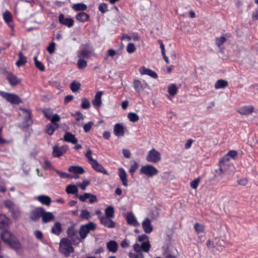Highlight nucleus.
Listing matches in <instances>:
<instances>
[{
	"label": "nucleus",
	"mask_w": 258,
	"mask_h": 258,
	"mask_svg": "<svg viewBox=\"0 0 258 258\" xmlns=\"http://www.w3.org/2000/svg\"><path fill=\"white\" fill-rule=\"evenodd\" d=\"M2 239L6 243L8 244L12 248L16 250H19L21 245L16 236L11 234L9 231L5 230L1 234Z\"/></svg>",
	"instance_id": "f257e3e1"
},
{
	"label": "nucleus",
	"mask_w": 258,
	"mask_h": 258,
	"mask_svg": "<svg viewBox=\"0 0 258 258\" xmlns=\"http://www.w3.org/2000/svg\"><path fill=\"white\" fill-rule=\"evenodd\" d=\"M92 152L90 149H88L85 154V157L87 158L92 167L97 172L102 173L105 175H108V171L105 169L102 165L99 164L96 160L92 158Z\"/></svg>",
	"instance_id": "f03ea898"
},
{
	"label": "nucleus",
	"mask_w": 258,
	"mask_h": 258,
	"mask_svg": "<svg viewBox=\"0 0 258 258\" xmlns=\"http://www.w3.org/2000/svg\"><path fill=\"white\" fill-rule=\"evenodd\" d=\"M96 227V224L93 222H90L86 224L82 225L79 231L81 241L86 238L90 232L94 231Z\"/></svg>",
	"instance_id": "7ed1b4c3"
},
{
	"label": "nucleus",
	"mask_w": 258,
	"mask_h": 258,
	"mask_svg": "<svg viewBox=\"0 0 258 258\" xmlns=\"http://www.w3.org/2000/svg\"><path fill=\"white\" fill-rule=\"evenodd\" d=\"M59 252L66 257H69L71 253L74 252V248L70 241L62 239L59 244Z\"/></svg>",
	"instance_id": "20e7f679"
},
{
	"label": "nucleus",
	"mask_w": 258,
	"mask_h": 258,
	"mask_svg": "<svg viewBox=\"0 0 258 258\" xmlns=\"http://www.w3.org/2000/svg\"><path fill=\"white\" fill-rule=\"evenodd\" d=\"M0 96L12 104L18 105L22 102L19 96L14 93L0 91Z\"/></svg>",
	"instance_id": "39448f33"
},
{
	"label": "nucleus",
	"mask_w": 258,
	"mask_h": 258,
	"mask_svg": "<svg viewBox=\"0 0 258 258\" xmlns=\"http://www.w3.org/2000/svg\"><path fill=\"white\" fill-rule=\"evenodd\" d=\"M140 171V174L146 175L148 177H152L158 173V169L150 164L142 166Z\"/></svg>",
	"instance_id": "423d86ee"
},
{
	"label": "nucleus",
	"mask_w": 258,
	"mask_h": 258,
	"mask_svg": "<svg viewBox=\"0 0 258 258\" xmlns=\"http://www.w3.org/2000/svg\"><path fill=\"white\" fill-rule=\"evenodd\" d=\"M133 87L136 92L140 94L142 91L149 88V85L144 80L135 79L133 82Z\"/></svg>",
	"instance_id": "0eeeda50"
},
{
	"label": "nucleus",
	"mask_w": 258,
	"mask_h": 258,
	"mask_svg": "<svg viewBox=\"0 0 258 258\" xmlns=\"http://www.w3.org/2000/svg\"><path fill=\"white\" fill-rule=\"evenodd\" d=\"M146 160L149 162L157 163L161 160V154L159 152L153 148L149 152Z\"/></svg>",
	"instance_id": "6e6552de"
},
{
	"label": "nucleus",
	"mask_w": 258,
	"mask_h": 258,
	"mask_svg": "<svg viewBox=\"0 0 258 258\" xmlns=\"http://www.w3.org/2000/svg\"><path fill=\"white\" fill-rule=\"evenodd\" d=\"M6 78L12 87L17 86L20 84L22 81L21 78H18L16 75L11 72L7 74Z\"/></svg>",
	"instance_id": "1a4fd4ad"
},
{
	"label": "nucleus",
	"mask_w": 258,
	"mask_h": 258,
	"mask_svg": "<svg viewBox=\"0 0 258 258\" xmlns=\"http://www.w3.org/2000/svg\"><path fill=\"white\" fill-rule=\"evenodd\" d=\"M21 110L26 114L23 122L24 126L28 127L31 125L33 123V120L31 110L28 109H21Z\"/></svg>",
	"instance_id": "9d476101"
},
{
	"label": "nucleus",
	"mask_w": 258,
	"mask_h": 258,
	"mask_svg": "<svg viewBox=\"0 0 258 258\" xmlns=\"http://www.w3.org/2000/svg\"><path fill=\"white\" fill-rule=\"evenodd\" d=\"M43 212V208L37 207L34 209L30 213V218L34 222H36L42 217Z\"/></svg>",
	"instance_id": "9b49d317"
},
{
	"label": "nucleus",
	"mask_w": 258,
	"mask_h": 258,
	"mask_svg": "<svg viewBox=\"0 0 258 258\" xmlns=\"http://www.w3.org/2000/svg\"><path fill=\"white\" fill-rule=\"evenodd\" d=\"M68 149L67 145H63L61 147L54 146L52 151V155L54 157H59L64 154Z\"/></svg>",
	"instance_id": "f8f14e48"
},
{
	"label": "nucleus",
	"mask_w": 258,
	"mask_h": 258,
	"mask_svg": "<svg viewBox=\"0 0 258 258\" xmlns=\"http://www.w3.org/2000/svg\"><path fill=\"white\" fill-rule=\"evenodd\" d=\"M58 21L59 23L65 25L69 28H71L73 26L74 24V20L73 18H65L64 15L62 14H60L58 17Z\"/></svg>",
	"instance_id": "ddd939ff"
},
{
	"label": "nucleus",
	"mask_w": 258,
	"mask_h": 258,
	"mask_svg": "<svg viewBox=\"0 0 258 258\" xmlns=\"http://www.w3.org/2000/svg\"><path fill=\"white\" fill-rule=\"evenodd\" d=\"M111 218L101 216L99 217L100 223L108 228H113L115 226V223L112 220Z\"/></svg>",
	"instance_id": "4468645a"
},
{
	"label": "nucleus",
	"mask_w": 258,
	"mask_h": 258,
	"mask_svg": "<svg viewBox=\"0 0 258 258\" xmlns=\"http://www.w3.org/2000/svg\"><path fill=\"white\" fill-rule=\"evenodd\" d=\"M238 155L237 152L235 150L229 151L223 158L219 161L220 163H224L225 162L229 161L230 159H234Z\"/></svg>",
	"instance_id": "2eb2a0df"
},
{
	"label": "nucleus",
	"mask_w": 258,
	"mask_h": 258,
	"mask_svg": "<svg viewBox=\"0 0 258 258\" xmlns=\"http://www.w3.org/2000/svg\"><path fill=\"white\" fill-rule=\"evenodd\" d=\"M139 72L141 75H146L154 79L158 78V75L155 71L145 67L140 68Z\"/></svg>",
	"instance_id": "dca6fc26"
},
{
	"label": "nucleus",
	"mask_w": 258,
	"mask_h": 258,
	"mask_svg": "<svg viewBox=\"0 0 258 258\" xmlns=\"http://www.w3.org/2000/svg\"><path fill=\"white\" fill-rule=\"evenodd\" d=\"M253 109L252 105H245L239 107L237 111L241 115H248L252 113Z\"/></svg>",
	"instance_id": "f3484780"
},
{
	"label": "nucleus",
	"mask_w": 258,
	"mask_h": 258,
	"mask_svg": "<svg viewBox=\"0 0 258 258\" xmlns=\"http://www.w3.org/2000/svg\"><path fill=\"white\" fill-rule=\"evenodd\" d=\"M118 175L122 181V185L125 187L127 186V174L123 168L120 167L118 168Z\"/></svg>",
	"instance_id": "a211bd4d"
},
{
	"label": "nucleus",
	"mask_w": 258,
	"mask_h": 258,
	"mask_svg": "<svg viewBox=\"0 0 258 258\" xmlns=\"http://www.w3.org/2000/svg\"><path fill=\"white\" fill-rule=\"evenodd\" d=\"M54 216L51 212H46L43 209V212L42 214V221L44 223H46L53 221L54 219Z\"/></svg>",
	"instance_id": "6ab92c4d"
},
{
	"label": "nucleus",
	"mask_w": 258,
	"mask_h": 258,
	"mask_svg": "<svg viewBox=\"0 0 258 258\" xmlns=\"http://www.w3.org/2000/svg\"><path fill=\"white\" fill-rule=\"evenodd\" d=\"M142 227L146 233H150L153 231V227L151 225V220L147 218L142 222Z\"/></svg>",
	"instance_id": "aec40b11"
},
{
	"label": "nucleus",
	"mask_w": 258,
	"mask_h": 258,
	"mask_svg": "<svg viewBox=\"0 0 258 258\" xmlns=\"http://www.w3.org/2000/svg\"><path fill=\"white\" fill-rule=\"evenodd\" d=\"M63 139L64 141L73 144H76L78 142V140L75 137V135L70 132H66L64 134Z\"/></svg>",
	"instance_id": "412c9836"
},
{
	"label": "nucleus",
	"mask_w": 258,
	"mask_h": 258,
	"mask_svg": "<svg viewBox=\"0 0 258 258\" xmlns=\"http://www.w3.org/2000/svg\"><path fill=\"white\" fill-rule=\"evenodd\" d=\"M126 220L129 225L134 226H138L139 225L136 217L132 212L128 213L126 214Z\"/></svg>",
	"instance_id": "4be33fe9"
},
{
	"label": "nucleus",
	"mask_w": 258,
	"mask_h": 258,
	"mask_svg": "<svg viewBox=\"0 0 258 258\" xmlns=\"http://www.w3.org/2000/svg\"><path fill=\"white\" fill-rule=\"evenodd\" d=\"M103 94L102 91H98L96 93L94 99L92 100L93 105L97 108L101 106L102 104L101 97Z\"/></svg>",
	"instance_id": "5701e85b"
},
{
	"label": "nucleus",
	"mask_w": 258,
	"mask_h": 258,
	"mask_svg": "<svg viewBox=\"0 0 258 258\" xmlns=\"http://www.w3.org/2000/svg\"><path fill=\"white\" fill-rule=\"evenodd\" d=\"M36 199L42 204L46 206H50L51 203V198L44 195H41L37 196Z\"/></svg>",
	"instance_id": "b1692460"
},
{
	"label": "nucleus",
	"mask_w": 258,
	"mask_h": 258,
	"mask_svg": "<svg viewBox=\"0 0 258 258\" xmlns=\"http://www.w3.org/2000/svg\"><path fill=\"white\" fill-rule=\"evenodd\" d=\"M113 133L117 137L123 136L124 135V127L120 123H116L114 126Z\"/></svg>",
	"instance_id": "393cba45"
},
{
	"label": "nucleus",
	"mask_w": 258,
	"mask_h": 258,
	"mask_svg": "<svg viewBox=\"0 0 258 258\" xmlns=\"http://www.w3.org/2000/svg\"><path fill=\"white\" fill-rule=\"evenodd\" d=\"M89 18V15L84 12H80L76 16L77 20L82 23H84L88 21Z\"/></svg>",
	"instance_id": "a878e982"
},
{
	"label": "nucleus",
	"mask_w": 258,
	"mask_h": 258,
	"mask_svg": "<svg viewBox=\"0 0 258 258\" xmlns=\"http://www.w3.org/2000/svg\"><path fill=\"white\" fill-rule=\"evenodd\" d=\"M107 248L109 251L116 252L118 248V244L115 241L110 240L106 244Z\"/></svg>",
	"instance_id": "bb28decb"
},
{
	"label": "nucleus",
	"mask_w": 258,
	"mask_h": 258,
	"mask_svg": "<svg viewBox=\"0 0 258 258\" xmlns=\"http://www.w3.org/2000/svg\"><path fill=\"white\" fill-rule=\"evenodd\" d=\"M10 224V219L5 215L0 214V228H5Z\"/></svg>",
	"instance_id": "cd10ccee"
},
{
	"label": "nucleus",
	"mask_w": 258,
	"mask_h": 258,
	"mask_svg": "<svg viewBox=\"0 0 258 258\" xmlns=\"http://www.w3.org/2000/svg\"><path fill=\"white\" fill-rule=\"evenodd\" d=\"M69 171L75 174H83L85 172L84 168L79 166H71L69 168Z\"/></svg>",
	"instance_id": "c85d7f7f"
},
{
	"label": "nucleus",
	"mask_w": 258,
	"mask_h": 258,
	"mask_svg": "<svg viewBox=\"0 0 258 258\" xmlns=\"http://www.w3.org/2000/svg\"><path fill=\"white\" fill-rule=\"evenodd\" d=\"M228 82L226 80L220 79L217 80L215 84V88L216 89H223L227 87Z\"/></svg>",
	"instance_id": "c756f323"
},
{
	"label": "nucleus",
	"mask_w": 258,
	"mask_h": 258,
	"mask_svg": "<svg viewBox=\"0 0 258 258\" xmlns=\"http://www.w3.org/2000/svg\"><path fill=\"white\" fill-rule=\"evenodd\" d=\"M59 127V124L49 123L46 126V133L49 136L52 135L54 132Z\"/></svg>",
	"instance_id": "7c9ffc66"
},
{
	"label": "nucleus",
	"mask_w": 258,
	"mask_h": 258,
	"mask_svg": "<svg viewBox=\"0 0 258 258\" xmlns=\"http://www.w3.org/2000/svg\"><path fill=\"white\" fill-rule=\"evenodd\" d=\"M26 57L23 55L22 52H20L18 54V59L16 63V66L19 67L21 66L24 65L26 63Z\"/></svg>",
	"instance_id": "2f4dec72"
},
{
	"label": "nucleus",
	"mask_w": 258,
	"mask_h": 258,
	"mask_svg": "<svg viewBox=\"0 0 258 258\" xmlns=\"http://www.w3.org/2000/svg\"><path fill=\"white\" fill-rule=\"evenodd\" d=\"M3 18L10 27H13V24H12V17L9 11H6L3 14Z\"/></svg>",
	"instance_id": "473e14b6"
},
{
	"label": "nucleus",
	"mask_w": 258,
	"mask_h": 258,
	"mask_svg": "<svg viewBox=\"0 0 258 258\" xmlns=\"http://www.w3.org/2000/svg\"><path fill=\"white\" fill-rule=\"evenodd\" d=\"M61 232V225L60 222L55 223L51 228V232L55 235H58Z\"/></svg>",
	"instance_id": "72a5a7b5"
},
{
	"label": "nucleus",
	"mask_w": 258,
	"mask_h": 258,
	"mask_svg": "<svg viewBox=\"0 0 258 258\" xmlns=\"http://www.w3.org/2000/svg\"><path fill=\"white\" fill-rule=\"evenodd\" d=\"M92 51L84 48L78 52V57L79 58H89Z\"/></svg>",
	"instance_id": "f704fd0d"
},
{
	"label": "nucleus",
	"mask_w": 258,
	"mask_h": 258,
	"mask_svg": "<svg viewBox=\"0 0 258 258\" xmlns=\"http://www.w3.org/2000/svg\"><path fill=\"white\" fill-rule=\"evenodd\" d=\"M72 9L76 11H84L87 10V6L83 3H77L73 5Z\"/></svg>",
	"instance_id": "c9c22d12"
},
{
	"label": "nucleus",
	"mask_w": 258,
	"mask_h": 258,
	"mask_svg": "<svg viewBox=\"0 0 258 258\" xmlns=\"http://www.w3.org/2000/svg\"><path fill=\"white\" fill-rule=\"evenodd\" d=\"M105 214L104 217L113 218L114 217V208L111 206H108L105 210Z\"/></svg>",
	"instance_id": "e433bc0d"
},
{
	"label": "nucleus",
	"mask_w": 258,
	"mask_h": 258,
	"mask_svg": "<svg viewBox=\"0 0 258 258\" xmlns=\"http://www.w3.org/2000/svg\"><path fill=\"white\" fill-rule=\"evenodd\" d=\"M78 189L74 184H69L66 187V192L68 194H75L78 192Z\"/></svg>",
	"instance_id": "4c0bfd02"
},
{
	"label": "nucleus",
	"mask_w": 258,
	"mask_h": 258,
	"mask_svg": "<svg viewBox=\"0 0 258 258\" xmlns=\"http://www.w3.org/2000/svg\"><path fill=\"white\" fill-rule=\"evenodd\" d=\"M80 217L84 220H89L91 218V215L88 210H82L81 211Z\"/></svg>",
	"instance_id": "58836bf2"
},
{
	"label": "nucleus",
	"mask_w": 258,
	"mask_h": 258,
	"mask_svg": "<svg viewBox=\"0 0 258 258\" xmlns=\"http://www.w3.org/2000/svg\"><path fill=\"white\" fill-rule=\"evenodd\" d=\"M142 250L145 252H148L151 248V244L149 240L143 242L141 244Z\"/></svg>",
	"instance_id": "ea45409f"
},
{
	"label": "nucleus",
	"mask_w": 258,
	"mask_h": 258,
	"mask_svg": "<svg viewBox=\"0 0 258 258\" xmlns=\"http://www.w3.org/2000/svg\"><path fill=\"white\" fill-rule=\"evenodd\" d=\"M168 92L170 96H174L177 92V89L175 84H171L168 87Z\"/></svg>",
	"instance_id": "a19ab883"
},
{
	"label": "nucleus",
	"mask_w": 258,
	"mask_h": 258,
	"mask_svg": "<svg viewBox=\"0 0 258 258\" xmlns=\"http://www.w3.org/2000/svg\"><path fill=\"white\" fill-rule=\"evenodd\" d=\"M77 66L80 70L84 69L87 66V61L82 58H79L77 61Z\"/></svg>",
	"instance_id": "79ce46f5"
},
{
	"label": "nucleus",
	"mask_w": 258,
	"mask_h": 258,
	"mask_svg": "<svg viewBox=\"0 0 258 258\" xmlns=\"http://www.w3.org/2000/svg\"><path fill=\"white\" fill-rule=\"evenodd\" d=\"M67 232L68 236L71 238H73L77 233V231L74 226H70L68 227Z\"/></svg>",
	"instance_id": "37998d69"
},
{
	"label": "nucleus",
	"mask_w": 258,
	"mask_h": 258,
	"mask_svg": "<svg viewBox=\"0 0 258 258\" xmlns=\"http://www.w3.org/2000/svg\"><path fill=\"white\" fill-rule=\"evenodd\" d=\"M81 87V84L76 81L73 82L70 85V88L73 92H77L79 90Z\"/></svg>",
	"instance_id": "c03bdc74"
},
{
	"label": "nucleus",
	"mask_w": 258,
	"mask_h": 258,
	"mask_svg": "<svg viewBox=\"0 0 258 258\" xmlns=\"http://www.w3.org/2000/svg\"><path fill=\"white\" fill-rule=\"evenodd\" d=\"M34 61L35 67L39 69L40 71H44L45 70V67L43 64L37 60L36 56L34 57Z\"/></svg>",
	"instance_id": "a18cd8bd"
},
{
	"label": "nucleus",
	"mask_w": 258,
	"mask_h": 258,
	"mask_svg": "<svg viewBox=\"0 0 258 258\" xmlns=\"http://www.w3.org/2000/svg\"><path fill=\"white\" fill-rule=\"evenodd\" d=\"M127 117L131 121L134 122L137 121L139 119V116L135 112H130L127 114Z\"/></svg>",
	"instance_id": "49530a36"
},
{
	"label": "nucleus",
	"mask_w": 258,
	"mask_h": 258,
	"mask_svg": "<svg viewBox=\"0 0 258 258\" xmlns=\"http://www.w3.org/2000/svg\"><path fill=\"white\" fill-rule=\"evenodd\" d=\"M133 164H131L130 168L129 169V172L133 175L139 167V164L135 161L132 162Z\"/></svg>",
	"instance_id": "de8ad7c7"
},
{
	"label": "nucleus",
	"mask_w": 258,
	"mask_h": 258,
	"mask_svg": "<svg viewBox=\"0 0 258 258\" xmlns=\"http://www.w3.org/2000/svg\"><path fill=\"white\" fill-rule=\"evenodd\" d=\"M194 228L198 234L203 232L205 230L204 226L198 223L195 224Z\"/></svg>",
	"instance_id": "09e8293b"
},
{
	"label": "nucleus",
	"mask_w": 258,
	"mask_h": 258,
	"mask_svg": "<svg viewBox=\"0 0 258 258\" xmlns=\"http://www.w3.org/2000/svg\"><path fill=\"white\" fill-rule=\"evenodd\" d=\"M49 120L53 124H58L57 122L60 121V117L58 114L55 113L51 116Z\"/></svg>",
	"instance_id": "8fccbe9b"
},
{
	"label": "nucleus",
	"mask_w": 258,
	"mask_h": 258,
	"mask_svg": "<svg viewBox=\"0 0 258 258\" xmlns=\"http://www.w3.org/2000/svg\"><path fill=\"white\" fill-rule=\"evenodd\" d=\"M42 112L44 114V116L45 118L48 119H49L51 118V116L52 115V110L49 108H45L43 111Z\"/></svg>",
	"instance_id": "3c124183"
},
{
	"label": "nucleus",
	"mask_w": 258,
	"mask_h": 258,
	"mask_svg": "<svg viewBox=\"0 0 258 258\" xmlns=\"http://www.w3.org/2000/svg\"><path fill=\"white\" fill-rule=\"evenodd\" d=\"M226 41V38L224 36L218 37L216 39V45L219 47H221Z\"/></svg>",
	"instance_id": "603ef678"
},
{
	"label": "nucleus",
	"mask_w": 258,
	"mask_h": 258,
	"mask_svg": "<svg viewBox=\"0 0 258 258\" xmlns=\"http://www.w3.org/2000/svg\"><path fill=\"white\" fill-rule=\"evenodd\" d=\"M90 103L88 100L86 98H83L82 101L81 107L83 109H87L90 108Z\"/></svg>",
	"instance_id": "864d4df0"
},
{
	"label": "nucleus",
	"mask_w": 258,
	"mask_h": 258,
	"mask_svg": "<svg viewBox=\"0 0 258 258\" xmlns=\"http://www.w3.org/2000/svg\"><path fill=\"white\" fill-rule=\"evenodd\" d=\"M98 9L102 14L108 11L107 5L105 3H101L98 7Z\"/></svg>",
	"instance_id": "5fc2aeb1"
},
{
	"label": "nucleus",
	"mask_w": 258,
	"mask_h": 258,
	"mask_svg": "<svg viewBox=\"0 0 258 258\" xmlns=\"http://www.w3.org/2000/svg\"><path fill=\"white\" fill-rule=\"evenodd\" d=\"M200 180H201L200 177H198L197 178H196L192 181H191L190 182V187L191 188H192L193 189H196L199 185Z\"/></svg>",
	"instance_id": "6e6d98bb"
},
{
	"label": "nucleus",
	"mask_w": 258,
	"mask_h": 258,
	"mask_svg": "<svg viewBox=\"0 0 258 258\" xmlns=\"http://www.w3.org/2000/svg\"><path fill=\"white\" fill-rule=\"evenodd\" d=\"M128 256L130 258H144L143 252L135 253L130 252L128 253Z\"/></svg>",
	"instance_id": "4d7b16f0"
},
{
	"label": "nucleus",
	"mask_w": 258,
	"mask_h": 258,
	"mask_svg": "<svg viewBox=\"0 0 258 258\" xmlns=\"http://www.w3.org/2000/svg\"><path fill=\"white\" fill-rule=\"evenodd\" d=\"M9 212L11 213L12 216L14 219H17L20 216L18 210L15 207L9 210Z\"/></svg>",
	"instance_id": "13d9d810"
},
{
	"label": "nucleus",
	"mask_w": 258,
	"mask_h": 258,
	"mask_svg": "<svg viewBox=\"0 0 258 258\" xmlns=\"http://www.w3.org/2000/svg\"><path fill=\"white\" fill-rule=\"evenodd\" d=\"M136 50V47L134 43H130L126 47V51L129 53H132Z\"/></svg>",
	"instance_id": "bf43d9fd"
},
{
	"label": "nucleus",
	"mask_w": 258,
	"mask_h": 258,
	"mask_svg": "<svg viewBox=\"0 0 258 258\" xmlns=\"http://www.w3.org/2000/svg\"><path fill=\"white\" fill-rule=\"evenodd\" d=\"M54 171L62 178H68L71 176L70 175L67 173L61 172L56 169H54Z\"/></svg>",
	"instance_id": "052dcab7"
},
{
	"label": "nucleus",
	"mask_w": 258,
	"mask_h": 258,
	"mask_svg": "<svg viewBox=\"0 0 258 258\" xmlns=\"http://www.w3.org/2000/svg\"><path fill=\"white\" fill-rule=\"evenodd\" d=\"M94 123L92 121H89L88 123H86L84 126V131L85 133H88L90 131L92 126L93 125Z\"/></svg>",
	"instance_id": "680f3d73"
},
{
	"label": "nucleus",
	"mask_w": 258,
	"mask_h": 258,
	"mask_svg": "<svg viewBox=\"0 0 258 258\" xmlns=\"http://www.w3.org/2000/svg\"><path fill=\"white\" fill-rule=\"evenodd\" d=\"M55 43L54 42H51L47 47V50L50 54H52L55 50Z\"/></svg>",
	"instance_id": "e2e57ef3"
},
{
	"label": "nucleus",
	"mask_w": 258,
	"mask_h": 258,
	"mask_svg": "<svg viewBox=\"0 0 258 258\" xmlns=\"http://www.w3.org/2000/svg\"><path fill=\"white\" fill-rule=\"evenodd\" d=\"M4 205L5 207L9 209V210H10L15 207L14 204L10 200L6 201L4 202Z\"/></svg>",
	"instance_id": "0e129e2a"
},
{
	"label": "nucleus",
	"mask_w": 258,
	"mask_h": 258,
	"mask_svg": "<svg viewBox=\"0 0 258 258\" xmlns=\"http://www.w3.org/2000/svg\"><path fill=\"white\" fill-rule=\"evenodd\" d=\"M76 196L81 201L85 202L86 200V199L89 198V196H90V193H85L83 195L79 196L77 195Z\"/></svg>",
	"instance_id": "69168bd1"
},
{
	"label": "nucleus",
	"mask_w": 258,
	"mask_h": 258,
	"mask_svg": "<svg viewBox=\"0 0 258 258\" xmlns=\"http://www.w3.org/2000/svg\"><path fill=\"white\" fill-rule=\"evenodd\" d=\"M138 240L139 242H144V241H145L149 240V237L146 234H143L139 235L138 237Z\"/></svg>",
	"instance_id": "338daca9"
},
{
	"label": "nucleus",
	"mask_w": 258,
	"mask_h": 258,
	"mask_svg": "<svg viewBox=\"0 0 258 258\" xmlns=\"http://www.w3.org/2000/svg\"><path fill=\"white\" fill-rule=\"evenodd\" d=\"M130 243V241L125 238L121 242L120 246L123 248H126L129 246Z\"/></svg>",
	"instance_id": "774afa93"
}]
</instances>
